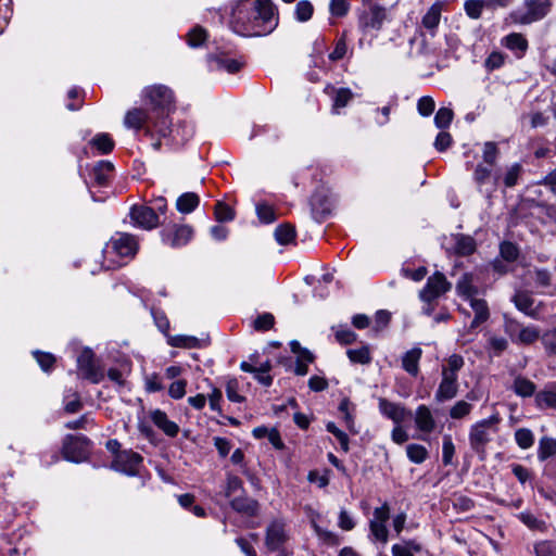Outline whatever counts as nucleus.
Here are the masks:
<instances>
[{
    "instance_id": "nucleus-49",
    "label": "nucleus",
    "mask_w": 556,
    "mask_h": 556,
    "mask_svg": "<svg viewBox=\"0 0 556 556\" xmlns=\"http://www.w3.org/2000/svg\"><path fill=\"white\" fill-rule=\"evenodd\" d=\"M492 177V166L479 163L473 170V180L481 187Z\"/></svg>"
},
{
    "instance_id": "nucleus-46",
    "label": "nucleus",
    "mask_w": 556,
    "mask_h": 556,
    "mask_svg": "<svg viewBox=\"0 0 556 556\" xmlns=\"http://www.w3.org/2000/svg\"><path fill=\"white\" fill-rule=\"evenodd\" d=\"M486 1L483 0H466L464 3V10L466 14L473 20H478L482 15V10L485 7Z\"/></svg>"
},
{
    "instance_id": "nucleus-29",
    "label": "nucleus",
    "mask_w": 556,
    "mask_h": 556,
    "mask_svg": "<svg viewBox=\"0 0 556 556\" xmlns=\"http://www.w3.org/2000/svg\"><path fill=\"white\" fill-rule=\"evenodd\" d=\"M502 45L510 51H519L525 54L529 48L527 38L520 33H510L502 39Z\"/></svg>"
},
{
    "instance_id": "nucleus-35",
    "label": "nucleus",
    "mask_w": 556,
    "mask_h": 556,
    "mask_svg": "<svg viewBox=\"0 0 556 556\" xmlns=\"http://www.w3.org/2000/svg\"><path fill=\"white\" fill-rule=\"evenodd\" d=\"M554 455H556V439L541 438L539 441L538 458L543 462Z\"/></svg>"
},
{
    "instance_id": "nucleus-54",
    "label": "nucleus",
    "mask_w": 556,
    "mask_h": 556,
    "mask_svg": "<svg viewBox=\"0 0 556 556\" xmlns=\"http://www.w3.org/2000/svg\"><path fill=\"white\" fill-rule=\"evenodd\" d=\"M548 356H556V328L547 330L540 337Z\"/></svg>"
},
{
    "instance_id": "nucleus-30",
    "label": "nucleus",
    "mask_w": 556,
    "mask_h": 556,
    "mask_svg": "<svg viewBox=\"0 0 556 556\" xmlns=\"http://www.w3.org/2000/svg\"><path fill=\"white\" fill-rule=\"evenodd\" d=\"M458 392V382L441 379V382L435 391V401L443 403L454 399Z\"/></svg>"
},
{
    "instance_id": "nucleus-55",
    "label": "nucleus",
    "mask_w": 556,
    "mask_h": 556,
    "mask_svg": "<svg viewBox=\"0 0 556 556\" xmlns=\"http://www.w3.org/2000/svg\"><path fill=\"white\" fill-rule=\"evenodd\" d=\"M243 490L242 480L235 475L228 473L226 479L225 496L231 498L236 492Z\"/></svg>"
},
{
    "instance_id": "nucleus-36",
    "label": "nucleus",
    "mask_w": 556,
    "mask_h": 556,
    "mask_svg": "<svg viewBox=\"0 0 556 556\" xmlns=\"http://www.w3.org/2000/svg\"><path fill=\"white\" fill-rule=\"evenodd\" d=\"M90 144L94 147L100 153L108 154L112 152L114 149V141L110 137L109 134H98L96 135L91 141Z\"/></svg>"
},
{
    "instance_id": "nucleus-40",
    "label": "nucleus",
    "mask_w": 556,
    "mask_h": 556,
    "mask_svg": "<svg viewBox=\"0 0 556 556\" xmlns=\"http://www.w3.org/2000/svg\"><path fill=\"white\" fill-rule=\"evenodd\" d=\"M348 357L351 362L357 364H369L371 362V354L368 346H362L359 349L348 350Z\"/></svg>"
},
{
    "instance_id": "nucleus-6",
    "label": "nucleus",
    "mask_w": 556,
    "mask_h": 556,
    "mask_svg": "<svg viewBox=\"0 0 556 556\" xmlns=\"http://www.w3.org/2000/svg\"><path fill=\"white\" fill-rule=\"evenodd\" d=\"M451 282L444 274L435 271L427 279L426 286L420 290L419 298L422 302L431 304L434 300L451 290Z\"/></svg>"
},
{
    "instance_id": "nucleus-18",
    "label": "nucleus",
    "mask_w": 556,
    "mask_h": 556,
    "mask_svg": "<svg viewBox=\"0 0 556 556\" xmlns=\"http://www.w3.org/2000/svg\"><path fill=\"white\" fill-rule=\"evenodd\" d=\"M231 508L239 514L248 517H255L260 510V504L256 500L244 495L232 497L229 502Z\"/></svg>"
},
{
    "instance_id": "nucleus-50",
    "label": "nucleus",
    "mask_w": 556,
    "mask_h": 556,
    "mask_svg": "<svg viewBox=\"0 0 556 556\" xmlns=\"http://www.w3.org/2000/svg\"><path fill=\"white\" fill-rule=\"evenodd\" d=\"M472 405L464 400L456 402L450 409L453 419H462L470 414Z\"/></svg>"
},
{
    "instance_id": "nucleus-5",
    "label": "nucleus",
    "mask_w": 556,
    "mask_h": 556,
    "mask_svg": "<svg viewBox=\"0 0 556 556\" xmlns=\"http://www.w3.org/2000/svg\"><path fill=\"white\" fill-rule=\"evenodd\" d=\"M90 440L84 435L67 434L63 440L62 455L70 462H83L90 453Z\"/></svg>"
},
{
    "instance_id": "nucleus-17",
    "label": "nucleus",
    "mask_w": 556,
    "mask_h": 556,
    "mask_svg": "<svg viewBox=\"0 0 556 556\" xmlns=\"http://www.w3.org/2000/svg\"><path fill=\"white\" fill-rule=\"evenodd\" d=\"M379 409L382 415L400 425L406 418L410 417V412L400 403L391 402L384 397L379 399Z\"/></svg>"
},
{
    "instance_id": "nucleus-47",
    "label": "nucleus",
    "mask_w": 556,
    "mask_h": 556,
    "mask_svg": "<svg viewBox=\"0 0 556 556\" xmlns=\"http://www.w3.org/2000/svg\"><path fill=\"white\" fill-rule=\"evenodd\" d=\"M498 154H500V150L495 142H493V141L485 142L484 148H483V163L482 164L493 167L496 164Z\"/></svg>"
},
{
    "instance_id": "nucleus-20",
    "label": "nucleus",
    "mask_w": 556,
    "mask_h": 556,
    "mask_svg": "<svg viewBox=\"0 0 556 556\" xmlns=\"http://www.w3.org/2000/svg\"><path fill=\"white\" fill-rule=\"evenodd\" d=\"M453 252L457 256H469L476 252V240L468 235L456 233L453 236Z\"/></svg>"
},
{
    "instance_id": "nucleus-52",
    "label": "nucleus",
    "mask_w": 556,
    "mask_h": 556,
    "mask_svg": "<svg viewBox=\"0 0 556 556\" xmlns=\"http://www.w3.org/2000/svg\"><path fill=\"white\" fill-rule=\"evenodd\" d=\"M214 214L218 222H230L235 218V211L224 202L215 204Z\"/></svg>"
},
{
    "instance_id": "nucleus-9",
    "label": "nucleus",
    "mask_w": 556,
    "mask_h": 556,
    "mask_svg": "<svg viewBox=\"0 0 556 556\" xmlns=\"http://www.w3.org/2000/svg\"><path fill=\"white\" fill-rule=\"evenodd\" d=\"M77 367L81 377L92 383H99L104 377L103 371L90 349H85L80 352L77 357Z\"/></svg>"
},
{
    "instance_id": "nucleus-64",
    "label": "nucleus",
    "mask_w": 556,
    "mask_h": 556,
    "mask_svg": "<svg viewBox=\"0 0 556 556\" xmlns=\"http://www.w3.org/2000/svg\"><path fill=\"white\" fill-rule=\"evenodd\" d=\"M536 556H556V544L552 541H542L535 544Z\"/></svg>"
},
{
    "instance_id": "nucleus-59",
    "label": "nucleus",
    "mask_w": 556,
    "mask_h": 556,
    "mask_svg": "<svg viewBox=\"0 0 556 556\" xmlns=\"http://www.w3.org/2000/svg\"><path fill=\"white\" fill-rule=\"evenodd\" d=\"M329 11L332 16L343 17L350 11L349 0H330Z\"/></svg>"
},
{
    "instance_id": "nucleus-51",
    "label": "nucleus",
    "mask_w": 556,
    "mask_h": 556,
    "mask_svg": "<svg viewBox=\"0 0 556 556\" xmlns=\"http://www.w3.org/2000/svg\"><path fill=\"white\" fill-rule=\"evenodd\" d=\"M454 113L451 109L441 108L434 116L435 126L441 129L447 128L451 125Z\"/></svg>"
},
{
    "instance_id": "nucleus-56",
    "label": "nucleus",
    "mask_w": 556,
    "mask_h": 556,
    "mask_svg": "<svg viewBox=\"0 0 556 556\" xmlns=\"http://www.w3.org/2000/svg\"><path fill=\"white\" fill-rule=\"evenodd\" d=\"M226 395L229 401L235 403H242L245 397L239 393V381L231 378L226 383Z\"/></svg>"
},
{
    "instance_id": "nucleus-26",
    "label": "nucleus",
    "mask_w": 556,
    "mask_h": 556,
    "mask_svg": "<svg viewBox=\"0 0 556 556\" xmlns=\"http://www.w3.org/2000/svg\"><path fill=\"white\" fill-rule=\"evenodd\" d=\"M208 60L216 70H224L229 74L238 73L244 65L243 62L235 59H227L219 55H210Z\"/></svg>"
},
{
    "instance_id": "nucleus-24",
    "label": "nucleus",
    "mask_w": 556,
    "mask_h": 556,
    "mask_svg": "<svg viewBox=\"0 0 556 556\" xmlns=\"http://www.w3.org/2000/svg\"><path fill=\"white\" fill-rule=\"evenodd\" d=\"M422 356V350L418 346L404 353L402 356V368L412 377L419 374V362Z\"/></svg>"
},
{
    "instance_id": "nucleus-11",
    "label": "nucleus",
    "mask_w": 556,
    "mask_h": 556,
    "mask_svg": "<svg viewBox=\"0 0 556 556\" xmlns=\"http://www.w3.org/2000/svg\"><path fill=\"white\" fill-rule=\"evenodd\" d=\"M162 241L172 248H180L186 245L193 236V229L189 225L174 224L165 227L162 232Z\"/></svg>"
},
{
    "instance_id": "nucleus-15",
    "label": "nucleus",
    "mask_w": 556,
    "mask_h": 556,
    "mask_svg": "<svg viewBox=\"0 0 556 556\" xmlns=\"http://www.w3.org/2000/svg\"><path fill=\"white\" fill-rule=\"evenodd\" d=\"M154 121L155 117L150 112L141 108H134L126 113L124 124L128 128L140 130L146 126H153Z\"/></svg>"
},
{
    "instance_id": "nucleus-27",
    "label": "nucleus",
    "mask_w": 556,
    "mask_h": 556,
    "mask_svg": "<svg viewBox=\"0 0 556 556\" xmlns=\"http://www.w3.org/2000/svg\"><path fill=\"white\" fill-rule=\"evenodd\" d=\"M114 166L111 162L100 161L92 169L93 181L97 186L104 187L109 184Z\"/></svg>"
},
{
    "instance_id": "nucleus-45",
    "label": "nucleus",
    "mask_w": 556,
    "mask_h": 556,
    "mask_svg": "<svg viewBox=\"0 0 556 556\" xmlns=\"http://www.w3.org/2000/svg\"><path fill=\"white\" fill-rule=\"evenodd\" d=\"M517 244L510 241H504L500 244V254L506 262H515L519 257Z\"/></svg>"
},
{
    "instance_id": "nucleus-8",
    "label": "nucleus",
    "mask_w": 556,
    "mask_h": 556,
    "mask_svg": "<svg viewBox=\"0 0 556 556\" xmlns=\"http://www.w3.org/2000/svg\"><path fill=\"white\" fill-rule=\"evenodd\" d=\"M387 9L379 3H369L358 16V27L363 31L380 30L387 20Z\"/></svg>"
},
{
    "instance_id": "nucleus-63",
    "label": "nucleus",
    "mask_w": 556,
    "mask_h": 556,
    "mask_svg": "<svg viewBox=\"0 0 556 556\" xmlns=\"http://www.w3.org/2000/svg\"><path fill=\"white\" fill-rule=\"evenodd\" d=\"M336 340L340 344H352L356 341L357 334L350 328H339L334 332Z\"/></svg>"
},
{
    "instance_id": "nucleus-48",
    "label": "nucleus",
    "mask_w": 556,
    "mask_h": 556,
    "mask_svg": "<svg viewBox=\"0 0 556 556\" xmlns=\"http://www.w3.org/2000/svg\"><path fill=\"white\" fill-rule=\"evenodd\" d=\"M504 331L511 339L513 342L516 341V337L520 333L523 325L519 323L517 319L504 315Z\"/></svg>"
},
{
    "instance_id": "nucleus-14",
    "label": "nucleus",
    "mask_w": 556,
    "mask_h": 556,
    "mask_svg": "<svg viewBox=\"0 0 556 556\" xmlns=\"http://www.w3.org/2000/svg\"><path fill=\"white\" fill-rule=\"evenodd\" d=\"M511 301L518 311L534 319L539 317L540 307L543 305L541 302L534 306L535 300L532 296V293L528 290L516 291Z\"/></svg>"
},
{
    "instance_id": "nucleus-21",
    "label": "nucleus",
    "mask_w": 556,
    "mask_h": 556,
    "mask_svg": "<svg viewBox=\"0 0 556 556\" xmlns=\"http://www.w3.org/2000/svg\"><path fill=\"white\" fill-rule=\"evenodd\" d=\"M469 304L475 313V317L470 324V328L476 329L480 325L489 320L490 308L486 301L483 299L471 298V300H469Z\"/></svg>"
},
{
    "instance_id": "nucleus-43",
    "label": "nucleus",
    "mask_w": 556,
    "mask_h": 556,
    "mask_svg": "<svg viewBox=\"0 0 556 556\" xmlns=\"http://www.w3.org/2000/svg\"><path fill=\"white\" fill-rule=\"evenodd\" d=\"M169 344L175 348L195 349L200 346V340L191 336H176L169 339Z\"/></svg>"
},
{
    "instance_id": "nucleus-37",
    "label": "nucleus",
    "mask_w": 556,
    "mask_h": 556,
    "mask_svg": "<svg viewBox=\"0 0 556 556\" xmlns=\"http://www.w3.org/2000/svg\"><path fill=\"white\" fill-rule=\"evenodd\" d=\"M275 238L280 244H289L295 238V228L290 224L279 225L275 230Z\"/></svg>"
},
{
    "instance_id": "nucleus-38",
    "label": "nucleus",
    "mask_w": 556,
    "mask_h": 556,
    "mask_svg": "<svg viewBox=\"0 0 556 556\" xmlns=\"http://www.w3.org/2000/svg\"><path fill=\"white\" fill-rule=\"evenodd\" d=\"M207 39V31L202 26H194L188 34H187V42L192 48H198L202 46Z\"/></svg>"
},
{
    "instance_id": "nucleus-16",
    "label": "nucleus",
    "mask_w": 556,
    "mask_h": 556,
    "mask_svg": "<svg viewBox=\"0 0 556 556\" xmlns=\"http://www.w3.org/2000/svg\"><path fill=\"white\" fill-rule=\"evenodd\" d=\"M324 92L332 98L331 111L333 114H340V110L345 108L354 98V93L349 88H336L328 84Z\"/></svg>"
},
{
    "instance_id": "nucleus-31",
    "label": "nucleus",
    "mask_w": 556,
    "mask_h": 556,
    "mask_svg": "<svg viewBox=\"0 0 556 556\" xmlns=\"http://www.w3.org/2000/svg\"><path fill=\"white\" fill-rule=\"evenodd\" d=\"M457 293L465 298L466 300H471L475 298V294L478 292L477 288L473 286V279L471 274H464L458 282L456 283Z\"/></svg>"
},
{
    "instance_id": "nucleus-60",
    "label": "nucleus",
    "mask_w": 556,
    "mask_h": 556,
    "mask_svg": "<svg viewBox=\"0 0 556 556\" xmlns=\"http://www.w3.org/2000/svg\"><path fill=\"white\" fill-rule=\"evenodd\" d=\"M348 51L346 35L343 33L341 37L336 41L333 51L329 54V59L333 62L343 59Z\"/></svg>"
},
{
    "instance_id": "nucleus-33",
    "label": "nucleus",
    "mask_w": 556,
    "mask_h": 556,
    "mask_svg": "<svg viewBox=\"0 0 556 556\" xmlns=\"http://www.w3.org/2000/svg\"><path fill=\"white\" fill-rule=\"evenodd\" d=\"M200 203L198 194L194 192H186L177 199V210L181 213H191Z\"/></svg>"
},
{
    "instance_id": "nucleus-25",
    "label": "nucleus",
    "mask_w": 556,
    "mask_h": 556,
    "mask_svg": "<svg viewBox=\"0 0 556 556\" xmlns=\"http://www.w3.org/2000/svg\"><path fill=\"white\" fill-rule=\"evenodd\" d=\"M151 419L153 424L160 428L166 435L175 438L179 432V427L176 422L168 419L166 413L156 409L152 412Z\"/></svg>"
},
{
    "instance_id": "nucleus-22",
    "label": "nucleus",
    "mask_w": 556,
    "mask_h": 556,
    "mask_svg": "<svg viewBox=\"0 0 556 556\" xmlns=\"http://www.w3.org/2000/svg\"><path fill=\"white\" fill-rule=\"evenodd\" d=\"M443 4L441 2L433 3L421 18V26L426 28L431 36L435 35V30L440 24Z\"/></svg>"
},
{
    "instance_id": "nucleus-4",
    "label": "nucleus",
    "mask_w": 556,
    "mask_h": 556,
    "mask_svg": "<svg viewBox=\"0 0 556 556\" xmlns=\"http://www.w3.org/2000/svg\"><path fill=\"white\" fill-rule=\"evenodd\" d=\"M500 421V416L495 414L471 426L469 442L476 453L484 455L485 446L491 441V434L497 432Z\"/></svg>"
},
{
    "instance_id": "nucleus-2",
    "label": "nucleus",
    "mask_w": 556,
    "mask_h": 556,
    "mask_svg": "<svg viewBox=\"0 0 556 556\" xmlns=\"http://www.w3.org/2000/svg\"><path fill=\"white\" fill-rule=\"evenodd\" d=\"M143 98L149 105V112L154 115L153 127L162 135L169 128V115L176 109L175 96L165 85L148 86L143 90Z\"/></svg>"
},
{
    "instance_id": "nucleus-62",
    "label": "nucleus",
    "mask_w": 556,
    "mask_h": 556,
    "mask_svg": "<svg viewBox=\"0 0 556 556\" xmlns=\"http://www.w3.org/2000/svg\"><path fill=\"white\" fill-rule=\"evenodd\" d=\"M315 531L318 538L327 545L337 546L341 543L340 536L332 531L324 530L318 526H315Z\"/></svg>"
},
{
    "instance_id": "nucleus-39",
    "label": "nucleus",
    "mask_w": 556,
    "mask_h": 556,
    "mask_svg": "<svg viewBox=\"0 0 556 556\" xmlns=\"http://www.w3.org/2000/svg\"><path fill=\"white\" fill-rule=\"evenodd\" d=\"M406 453L409 460L415 464H421L428 458V451L420 444H408L406 446Z\"/></svg>"
},
{
    "instance_id": "nucleus-32",
    "label": "nucleus",
    "mask_w": 556,
    "mask_h": 556,
    "mask_svg": "<svg viewBox=\"0 0 556 556\" xmlns=\"http://www.w3.org/2000/svg\"><path fill=\"white\" fill-rule=\"evenodd\" d=\"M312 211L316 218H325L330 214V203L321 193L313 194L311 199Z\"/></svg>"
},
{
    "instance_id": "nucleus-34",
    "label": "nucleus",
    "mask_w": 556,
    "mask_h": 556,
    "mask_svg": "<svg viewBox=\"0 0 556 556\" xmlns=\"http://www.w3.org/2000/svg\"><path fill=\"white\" fill-rule=\"evenodd\" d=\"M541 337V332L535 326H523L520 333L516 337L515 343L522 345L533 344Z\"/></svg>"
},
{
    "instance_id": "nucleus-19",
    "label": "nucleus",
    "mask_w": 556,
    "mask_h": 556,
    "mask_svg": "<svg viewBox=\"0 0 556 556\" xmlns=\"http://www.w3.org/2000/svg\"><path fill=\"white\" fill-rule=\"evenodd\" d=\"M415 424L416 428L425 433H431L435 429V420L430 410L426 405H419L415 412Z\"/></svg>"
},
{
    "instance_id": "nucleus-3",
    "label": "nucleus",
    "mask_w": 556,
    "mask_h": 556,
    "mask_svg": "<svg viewBox=\"0 0 556 556\" xmlns=\"http://www.w3.org/2000/svg\"><path fill=\"white\" fill-rule=\"evenodd\" d=\"M526 11L513 10L505 17L506 25H530L543 20L553 8V0H523Z\"/></svg>"
},
{
    "instance_id": "nucleus-44",
    "label": "nucleus",
    "mask_w": 556,
    "mask_h": 556,
    "mask_svg": "<svg viewBox=\"0 0 556 556\" xmlns=\"http://www.w3.org/2000/svg\"><path fill=\"white\" fill-rule=\"evenodd\" d=\"M515 440L522 450L531 447L534 443V435L530 429L520 428L515 432Z\"/></svg>"
},
{
    "instance_id": "nucleus-53",
    "label": "nucleus",
    "mask_w": 556,
    "mask_h": 556,
    "mask_svg": "<svg viewBox=\"0 0 556 556\" xmlns=\"http://www.w3.org/2000/svg\"><path fill=\"white\" fill-rule=\"evenodd\" d=\"M275 325V317L270 313H264L258 315L253 321V328L256 331H268Z\"/></svg>"
},
{
    "instance_id": "nucleus-1",
    "label": "nucleus",
    "mask_w": 556,
    "mask_h": 556,
    "mask_svg": "<svg viewBox=\"0 0 556 556\" xmlns=\"http://www.w3.org/2000/svg\"><path fill=\"white\" fill-rule=\"evenodd\" d=\"M232 29L242 36H264L278 25V14L271 0H242L232 10Z\"/></svg>"
},
{
    "instance_id": "nucleus-12",
    "label": "nucleus",
    "mask_w": 556,
    "mask_h": 556,
    "mask_svg": "<svg viewBox=\"0 0 556 556\" xmlns=\"http://www.w3.org/2000/svg\"><path fill=\"white\" fill-rule=\"evenodd\" d=\"M131 222L146 230L156 228L160 224L159 216L152 207L146 205H134L129 213Z\"/></svg>"
},
{
    "instance_id": "nucleus-57",
    "label": "nucleus",
    "mask_w": 556,
    "mask_h": 556,
    "mask_svg": "<svg viewBox=\"0 0 556 556\" xmlns=\"http://www.w3.org/2000/svg\"><path fill=\"white\" fill-rule=\"evenodd\" d=\"M256 213L262 223L270 224L276 220L275 210L267 203H258L256 205Z\"/></svg>"
},
{
    "instance_id": "nucleus-23",
    "label": "nucleus",
    "mask_w": 556,
    "mask_h": 556,
    "mask_svg": "<svg viewBox=\"0 0 556 556\" xmlns=\"http://www.w3.org/2000/svg\"><path fill=\"white\" fill-rule=\"evenodd\" d=\"M534 401L541 409H556V381L548 383L543 390L539 391Z\"/></svg>"
},
{
    "instance_id": "nucleus-58",
    "label": "nucleus",
    "mask_w": 556,
    "mask_h": 556,
    "mask_svg": "<svg viewBox=\"0 0 556 556\" xmlns=\"http://www.w3.org/2000/svg\"><path fill=\"white\" fill-rule=\"evenodd\" d=\"M313 12V4L307 0L298 2L295 7V16L300 22L308 21L312 17Z\"/></svg>"
},
{
    "instance_id": "nucleus-42",
    "label": "nucleus",
    "mask_w": 556,
    "mask_h": 556,
    "mask_svg": "<svg viewBox=\"0 0 556 556\" xmlns=\"http://www.w3.org/2000/svg\"><path fill=\"white\" fill-rule=\"evenodd\" d=\"M523 168L521 164H513L505 173L503 177V184L506 188H513L517 185L519 177L521 176Z\"/></svg>"
},
{
    "instance_id": "nucleus-41",
    "label": "nucleus",
    "mask_w": 556,
    "mask_h": 556,
    "mask_svg": "<svg viewBox=\"0 0 556 556\" xmlns=\"http://www.w3.org/2000/svg\"><path fill=\"white\" fill-rule=\"evenodd\" d=\"M507 55L501 51L491 52L484 60V67L488 72L501 68L506 61Z\"/></svg>"
},
{
    "instance_id": "nucleus-10",
    "label": "nucleus",
    "mask_w": 556,
    "mask_h": 556,
    "mask_svg": "<svg viewBox=\"0 0 556 556\" xmlns=\"http://www.w3.org/2000/svg\"><path fill=\"white\" fill-rule=\"evenodd\" d=\"M143 457L132 450H123L111 463V468L128 476H137L142 465Z\"/></svg>"
},
{
    "instance_id": "nucleus-28",
    "label": "nucleus",
    "mask_w": 556,
    "mask_h": 556,
    "mask_svg": "<svg viewBox=\"0 0 556 556\" xmlns=\"http://www.w3.org/2000/svg\"><path fill=\"white\" fill-rule=\"evenodd\" d=\"M511 390L521 397H530L538 393L535 383L521 375L514 379Z\"/></svg>"
},
{
    "instance_id": "nucleus-13",
    "label": "nucleus",
    "mask_w": 556,
    "mask_h": 556,
    "mask_svg": "<svg viewBox=\"0 0 556 556\" xmlns=\"http://www.w3.org/2000/svg\"><path fill=\"white\" fill-rule=\"evenodd\" d=\"M289 536L286 531V523L282 520H274L266 530L265 544L270 551L279 549Z\"/></svg>"
},
{
    "instance_id": "nucleus-7",
    "label": "nucleus",
    "mask_w": 556,
    "mask_h": 556,
    "mask_svg": "<svg viewBox=\"0 0 556 556\" xmlns=\"http://www.w3.org/2000/svg\"><path fill=\"white\" fill-rule=\"evenodd\" d=\"M138 251V241L134 235L122 232L113 237L104 249V254L115 253L121 257H134Z\"/></svg>"
},
{
    "instance_id": "nucleus-61",
    "label": "nucleus",
    "mask_w": 556,
    "mask_h": 556,
    "mask_svg": "<svg viewBox=\"0 0 556 556\" xmlns=\"http://www.w3.org/2000/svg\"><path fill=\"white\" fill-rule=\"evenodd\" d=\"M328 432L332 433L339 441L342 451L349 452V437L345 432L340 430L333 422H328L326 426Z\"/></svg>"
}]
</instances>
